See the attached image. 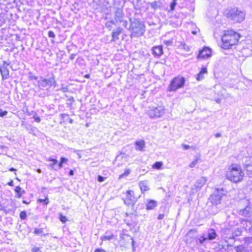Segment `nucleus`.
Segmentation results:
<instances>
[{
  "instance_id": "nucleus-1",
  "label": "nucleus",
  "mask_w": 252,
  "mask_h": 252,
  "mask_svg": "<svg viewBox=\"0 0 252 252\" xmlns=\"http://www.w3.org/2000/svg\"><path fill=\"white\" fill-rule=\"evenodd\" d=\"M240 37L239 33L233 30H227L224 32L221 40V47L225 49L230 48L232 46L237 43Z\"/></svg>"
},
{
  "instance_id": "nucleus-2",
  "label": "nucleus",
  "mask_w": 252,
  "mask_h": 252,
  "mask_svg": "<svg viewBox=\"0 0 252 252\" xmlns=\"http://www.w3.org/2000/svg\"><path fill=\"white\" fill-rule=\"evenodd\" d=\"M130 26L128 30L131 32V37H139L145 32L144 24L138 19H130Z\"/></svg>"
},
{
  "instance_id": "nucleus-3",
  "label": "nucleus",
  "mask_w": 252,
  "mask_h": 252,
  "mask_svg": "<svg viewBox=\"0 0 252 252\" xmlns=\"http://www.w3.org/2000/svg\"><path fill=\"white\" fill-rule=\"evenodd\" d=\"M227 172V178L230 181L237 183L241 181L244 177V173L239 166L238 165H232L228 168Z\"/></svg>"
},
{
  "instance_id": "nucleus-4",
  "label": "nucleus",
  "mask_w": 252,
  "mask_h": 252,
  "mask_svg": "<svg viewBox=\"0 0 252 252\" xmlns=\"http://www.w3.org/2000/svg\"><path fill=\"white\" fill-rule=\"evenodd\" d=\"M226 16L230 20L234 22L240 23L244 21L245 17V13L244 11L234 8L228 10L226 12Z\"/></svg>"
},
{
  "instance_id": "nucleus-5",
  "label": "nucleus",
  "mask_w": 252,
  "mask_h": 252,
  "mask_svg": "<svg viewBox=\"0 0 252 252\" xmlns=\"http://www.w3.org/2000/svg\"><path fill=\"white\" fill-rule=\"evenodd\" d=\"M223 191L222 189L220 190L219 189H216L209 198V201L211 203L212 207H215L217 210L220 209V207L218 206L221 203V200L223 195L222 192Z\"/></svg>"
},
{
  "instance_id": "nucleus-6",
  "label": "nucleus",
  "mask_w": 252,
  "mask_h": 252,
  "mask_svg": "<svg viewBox=\"0 0 252 252\" xmlns=\"http://www.w3.org/2000/svg\"><path fill=\"white\" fill-rule=\"evenodd\" d=\"M56 84V82L53 76L48 79L40 77L37 82V86L41 90H47L52 86L55 87Z\"/></svg>"
},
{
  "instance_id": "nucleus-7",
  "label": "nucleus",
  "mask_w": 252,
  "mask_h": 252,
  "mask_svg": "<svg viewBox=\"0 0 252 252\" xmlns=\"http://www.w3.org/2000/svg\"><path fill=\"white\" fill-rule=\"evenodd\" d=\"M185 79L183 77L178 76L174 78L170 82L168 87L169 92L176 91L178 89L182 88L185 84Z\"/></svg>"
},
{
  "instance_id": "nucleus-8",
  "label": "nucleus",
  "mask_w": 252,
  "mask_h": 252,
  "mask_svg": "<svg viewBox=\"0 0 252 252\" xmlns=\"http://www.w3.org/2000/svg\"><path fill=\"white\" fill-rule=\"evenodd\" d=\"M164 113L165 109L162 106L150 107L148 111V114L151 118L161 117Z\"/></svg>"
},
{
  "instance_id": "nucleus-9",
  "label": "nucleus",
  "mask_w": 252,
  "mask_h": 252,
  "mask_svg": "<svg viewBox=\"0 0 252 252\" xmlns=\"http://www.w3.org/2000/svg\"><path fill=\"white\" fill-rule=\"evenodd\" d=\"M123 200L126 205L133 206L135 202L133 191L131 190H127L126 192V197L123 199Z\"/></svg>"
},
{
  "instance_id": "nucleus-10",
  "label": "nucleus",
  "mask_w": 252,
  "mask_h": 252,
  "mask_svg": "<svg viewBox=\"0 0 252 252\" xmlns=\"http://www.w3.org/2000/svg\"><path fill=\"white\" fill-rule=\"evenodd\" d=\"M221 236L225 242L227 243L229 240H234L233 230L229 228H224L221 231Z\"/></svg>"
},
{
  "instance_id": "nucleus-11",
  "label": "nucleus",
  "mask_w": 252,
  "mask_h": 252,
  "mask_svg": "<svg viewBox=\"0 0 252 252\" xmlns=\"http://www.w3.org/2000/svg\"><path fill=\"white\" fill-rule=\"evenodd\" d=\"M247 174L252 178V158H247L244 164Z\"/></svg>"
},
{
  "instance_id": "nucleus-12",
  "label": "nucleus",
  "mask_w": 252,
  "mask_h": 252,
  "mask_svg": "<svg viewBox=\"0 0 252 252\" xmlns=\"http://www.w3.org/2000/svg\"><path fill=\"white\" fill-rule=\"evenodd\" d=\"M211 49L208 47H205L200 51L197 58L202 59L209 58L211 56Z\"/></svg>"
},
{
  "instance_id": "nucleus-13",
  "label": "nucleus",
  "mask_w": 252,
  "mask_h": 252,
  "mask_svg": "<svg viewBox=\"0 0 252 252\" xmlns=\"http://www.w3.org/2000/svg\"><path fill=\"white\" fill-rule=\"evenodd\" d=\"M239 214L247 218L252 217V205H247L244 209L240 210Z\"/></svg>"
},
{
  "instance_id": "nucleus-14",
  "label": "nucleus",
  "mask_w": 252,
  "mask_h": 252,
  "mask_svg": "<svg viewBox=\"0 0 252 252\" xmlns=\"http://www.w3.org/2000/svg\"><path fill=\"white\" fill-rule=\"evenodd\" d=\"M206 182L207 179L206 178L204 177H201L196 181L194 186L196 189H200L206 184Z\"/></svg>"
},
{
  "instance_id": "nucleus-15",
  "label": "nucleus",
  "mask_w": 252,
  "mask_h": 252,
  "mask_svg": "<svg viewBox=\"0 0 252 252\" xmlns=\"http://www.w3.org/2000/svg\"><path fill=\"white\" fill-rule=\"evenodd\" d=\"M124 13L122 9L118 8L115 13V19L117 22H121L123 21Z\"/></svg>"
},
{
  "instance_id": "nucleus-16",
  "label": "nucleus",
  "mask_w": 252,
  "mask_h": 252,
  "mask_svg": "<svg viewBox=\"0 0 252 252\" xmlns=\"http://www.w3.org/2000/svg\"><path fill=\"white\" fill-rule=\"evenodd\" d=\"M152 54L156 56H160L163 54L162 46L154 47L152 48Z\"/></svg>"
},
{
  "instance_id": "nucleus-17",
  "label": "nucleus",
  "mask_w": 252,
  "mask_h": 252,
  "mask_svg": "<svg viewBox=\"0 0 252 252\" xmlns=\"http://www.w3.org/2000/svg\"><path fill=\"white\" fill-rule=\"evenodd\" d=\"M207 236L206 238L208 240H213L215 239L217 236V233L215 230L213 228L209 229L207 231Z\"/></svg>"
},
{
  "instance_id": "nucleus-18",
  "label": "nucleus",
  "mask_w": 252,
  "mask_h": 252,
  "mask_svg": "<svg viewBox=\"0 0 252 252\" xmlns=\"http://www.w3.org/2000/svg\"><path fill=\"white\" fill-rule=\"evenodd\" d=\"M243 227L249 233H252V225L250 221L247 220H243L242 221Z\"/></svg>"
},
{
  "instance_id": "nucleus-19",
  "label": "nucleus",
  "mask_w": 252,
  "mask_h": 252,
  "mask_svg": "<svg viewBox=\"0 0 252 252\" xmlns=\"http://www.w3.org/2000/svg\"><path fill=\"white\" fill-rule=\"evenodd\" d=\"M0 72L3 80H6L9 77V70L6 66L0 67Z\"/></svg>"
},
{
  "instance_id": "nucleus-20",
  "label": "nucleus",
  "mask_w": 252,
  "mask_h": 252,
  "mask_svg": "<svg viewBox=\"0 0 252 252\" xmlns=\"http://www.w3.org/2000/svg\"><path fill=\"white\" fill-rule=\"evenodd\" d=\"M157 206V202L154 200H147L146 204V209L147 210H152Z\"/></svg>"
},
{
  "instance_id": "nucleus-21",
  "label": "nucleus",
  "mask_w": 252,
  "mask_h": 252,
  "mask_svg": "<svg viewBox=\"0 0 252 252\" xmlns=\"http://www.w3.org/2000/svg\"><path fill=\"white\" fill-rule=\"evenodd\" d=\"M139 186L142 192L149 190L150 189L148 185V182L147 181H143L140 182L139 183Z\"/></svg>"
},
{
  "instance_id": "nucleus-22",
  "label": "nucleus",
  "mask_w": 252,
  "mask_h": 252,
  "mask_svg": "<svg viewBox=\"0 0 252 252\" xmlns=\"http://www.w3.org/2000/svg\"><path fill=\"white\" fill-rule=\"evenodd\" d=\"M135 149L137 151H143L145 147V143L144 140L138 141L135 142Z\"/></svg>"
},
{
  "instance_id": "nucleus-23",
  "label": "nucleus",
  "mask_w": 252,
  "mask_h": 252,
  "mask_svg": "<svg viewBox=\"0 0 252 252\" xmlns=\"http://www.w3.org/2000/svg\"><path fill=\"white\" fill-rule=\"evenodd\" d=\"M122 29L121 28H118L116 30H114L112 32V38L113 40L119 39V35L122 32Z\"/></svg>"
},
{
  "instance_id": "nucleus-24",
  "label": "nucleus",
  "mask_w": 252,
  "mask_h": 252,
  "mask_svg": "<svg viewBox=\"0 0 252 252\" xmlns=\"http://www.w3.org/2000/svg\"><path fill=\"white\" fill-rule=\"evenodd\" d=\"M180 48L186 52H189L190 51V47L183 42H181Z\"/></svg>"
},
{
  "instance_id": "nucleus-25",
  "label": "nucleus",
  "mask_w": 252,
  "mask_h": 252,
  "mask_svg": "<svg viewBox=\"0 0 252 252\" xmlns=\"http://www.w3.org/2000/svg\"><path fill=\"white\" fill-rule=\"evenodd\" d=\"M242 233V230L240 228H237L236 230H233V235L234 236V239H235V237L239 236L241 235Z\"/></svg>"
},
{
  "instance_id": "nucleus-26",
  "label": "nucleus",
  "mask_w": 252,
  "mask_h": 252,
  "mask_svg": "<svg viewBox=\"0 0 252 252\" xmlns=\"http://www.w3.org/2000/svg\"><path fill=\"white\" fill-rule=\"evenodd\" d=\"M162 165L163 163L161 161H157L153 165V168L157 169H159L161 168Z\"/></svg>"
},
{
  "instance_id": "nucleus-27",
  "label": "nucleus",
  "mask_w": 252,
  "mask_h": 252,
  "mask_svg": "<svg viewBox=\"0 0 252 252\" xmlns=\"http://www.w3.org/2000/svg\"><path fill=\"white\" fill-rule=\"evenodd\" d=\"M48 160L50 161L53 162V163L50 164L49 165V166L52 169H55L54 165L58 163V160L57 159H54V158H49Z\"/></svg>"
},
{
  "instance_id": "nucleus-28",
  "label": "nucleus",
  "mask_w": 252,
  "mask_h": 252,
  "mask_svg": "<svg viewBox=\"0 0 252 252\" xmlns=\"http://www.w3.org/2000/svg\"><path fill=\"white\" fill-rule=\"evenodd\" d=\"M130 170L129 169H126L124 173L120 175L119 177V179H121L125 176H126L129 174Z\"/></svg>"
},
{
  "instance_id": "nucleus-29",
  "label": "nucleus",
  "mask_w": 252,
  "mask_h": 252,
  "mask_svg": "<svg viewBox=\"0 0 252 252\" xmlns=\"http://www.w3.org/2000/svg\"><path fill=\"white\" fill-rule=\"evenodd\" d=\"M245 248V247L243 246L242 245H239V246L235 247L234 250L237 252H243L244 251Z\"/></svg>"
},
{
  "instance_id": "nucleus-30",
  "label": "nucleus",
  "mask_w": 252,
  "mask_h": 252,
  "mask_svg": "<svg viewBox=\"0 0 252 252\" xmlns=\"http://www.w3.org/2000/svg\"><path fill=\"white\" fill-rule=\"evenodd\" d=\"M149 4L151 6V7L154 9H157L159 7V5H158V3L157 1L150 2Z\"/></svg>"
},
{
  "instance_id": "nucleus-31",
  "label": "nucleus",
  "mask_w": 252,
  "mask_h": 252,
  "mask_svg": "<svg viewBox=\"0 0 252 252\" xmlns=\"http://www.w3.org/2000/svg\"><path fill=\"white\" fill-rule=\"evenodd\" d=\"M114 235L111 234L110 235H105L101 237L102 240H110L113 239Z\"/></svg>"
},
{
  "instance_id": "nucleus-32",
  "label": "nucleus",
  "mask_w": 252,
  "mask_h": 252,
  "mask_svg": "<svg viewBox=\"0 0 252 252\" xmlns=\"http://www.w3.org/2000/svg\"><path fill=\"white\" fill-rule=\"evenodd\" d=\"M59 219L63 223H65L67 220L66 217L63 216L62 214H60L59 215Z\"/></svg>"
},
{
  "instance_id": "nucleus-33",
  "label": "nucleus",
  "mask_w": 252,
  "mask_h": 252,
  "mask_svg": "<svg viewBox=\"0 0 252 252\" xmlns=\"http://www.w3.org/2000/svg\"><path fill=\"white\" fill-rule=\"evenodd\" d=\"M40 203H42L44 204L47 205L49 203V201L47 197H46L45 199H38L37 200Z\"/></svg>"
},
{
  "instance_id": "nucleus-34",
  "label": "nucleus",
  "mask_w": 252,
  "mask_h": 252,
  "mask_svg": "<svg viewBox=\"0 0 252 252\" xmlns=\"http://www.w3.org/2000/svg\"><path fill=\"white\" fill-rule=\"evenodd\" d=\"M27 217V213L25 211H22L20 214V218L21 220H25Z\"/></svg>"
},
{
  "instance_id": "nucleus-35",
  "label": "nucleus",
  "mask_w": 252,
  "mask_h": 252,
  "mask_svg": "<svg viewBox=\"0 0 252 252\" xmlns=\"http://www.w3.org/2000/svg\"><path fill=\"white\" fill-rule=\"evenodd\" d=\"M208 240L206 237L204 235H202L200 236V237L199 239V242L200 244H203L204 241Z\"/></svg>"
},
{
  "instance_id": "nucleus-36",
  "label": "nucleus",
  "mask_w": 252,
  "mask_h": 252,
  "mask_svg": "<svg viewBox=\"0 0 252 252\" xmlns=\"http://www.w3.org/2000/svg\"><path fill=\"white\" fill-rule=\"evenodd\" d=\"M29 78L30 80H37V77L33 75L32 72H29Z\"/></svg>"
},
{
  "instance_id": "nucleus-37",
  "label": "nucleus",
  "mask_w": 252,
  "mask_h": 252,
  "mask_svg": "<svg viewBox=\"0 0 252 252\" xmlns=\"http://www.w3.org/2000/svg\"><path fill=\"white\" fill-rule=\"evenodd\" d=\"M197 163L198 159L196 158L195 160H194L192 162L190 163L189 166L191 168L194 167Z\"/></svg>"
},
{
  "instance_id": "nucleus-38",
  "label": "nucleus",
  "mask_w": 252,
  "mask_h": 252,
  "mask_svg": "<svg viewBox=\"0 0 252 252\" xmlns=\"http://www.w3.org/2000/svg\"><path fill=\"white\" fill-rule=\"evenodd\" d=\"M34 233L35 234H41V233H43V230H42V229H41V228H36L34 229Z\"/></svg>"
},
{
  "instance_id": "nucleus-39",
  "label": "nucleus",
  "mask_w": 252,
  "mask_h": 252,
  "mask_svg": "<svg viewBox=\"0 0 252 252\" xmlns=\"http://www.w3.org/2000/svg\"><path fill=\"white\" fill-rule=\"evenodd\" d=\"M245 242L246 244H250L252 243V237H248L245 239Z\"/></svg>"
},
{
  "instance_id": "nucleus-40",
  "label": "nucleus",
  "mask_w": 252,
  "mask_h": 252,
  "mask_svg": "<svg viewBox=\"0 0 252 252\" xmlns=\"http://www.w3.org/2000/svg\"><path fill=\"white\" fill-rule=\"evenodd\" d=\"M7 111H2V109H0V117H3L7 114Z\"/></svg>"
},
{
  "instance_id": "nucleus-41",
  "label": "nucleus",
  "mask_w": 252,
  "mask_h": 252,
  "mask_svg": "<svg viewBox=\"0 0 252 252\" xmlns=\"http://www.w3.org/2000/svg\"><path fill=\"white\" fill-rule=\"evenodd\" d=\"M197 76L196 79L198 81L201 80L204 78L203 74H202L200 73H199Z\"/></svg>"
},
{
  "instance_id": "nucleus-42",
  "label": "nucleus",
  "mask_w": 252,
  "mask_h": 252,
  "mask_svg": "<svg viewBox=\"0 0 252 252\" xmlns=\"http://www.w3.org/2000/svg\"><path fill=\"white\" fill-rule=\"evenodd\" d=\"M199 73H200L202 74H204L207 73V70L206 67H203L201 68V70L200 71Z\"/></svg>"
},
{
  "instance_id": "nucleus-43",
  "label": "nucleus",
  "mask_w": 252,
  "mask_h": 252,
  "mask_svg": "<svg viewBox=\"0 0 252 252\" xmlns=\"http://www.w3.org/2000/svg\"><path fill=\"white\" fill-rule=\"evenodd\" d=\"M177 4V3L175 1H173L171 4H170V9L171 10H174L175 9V7L176 6Z\"/></svg>"
},
{
  "instance_id": "nucleus-44",
  "label": "nucleus",
  "mask_w": 252,
  "mask_h": 252,
  "mask_svg": "<svg viewBox=\"0 0 252 252\" xmlns=\"http://www.w3.org/2000/svg\"><path fill=\"white\" fill-rule=\"evenodd\" d=\"M33 119H34L35 121L39 123L41 121V119L39 117L37 116L36 115H34L33 117Z\"/></svg>"
},
{
  "instance_id": "nucleus-45",
  "label": "nucleus",
  "mask_w": 252,
  "mask_h": 252,
  "mask_svg": "<svg viewBox=\"0 0 252 252\" xmlns=\"http://www.w3.org/2000/svg\"><path fill=\"white\" fill-rule=\"evenodd\" d=\"M106 178L99 175L97 178V180L99 182H103L105 180Z\"/></svg>"
},
{
  "instance_id": "nucleus-46",
  "label": "nucleus",
  "mask_w": 252,
  "mask_h": 252,
  "mask_svg": "<svg viewBox=\"0 0 252 252\" xmlns=\"http://www.w3.org/2000/svg\"><path fill=\"white\" fill-rule=\"evenodd\" d=\"M48 36H49V37H52L53 38L55 37V34L54 33V32L52 31H49L48 32Z\"/></svg>"
},
{
  "instance_id": "nucleus-47",
  "label": "nucleus",
  "mask_w": 252,
  "mask_h": 252,
  "mask_svg": "<svg viewBox=\"0 0 252 252\" xmlns=\"http://www.w3.org/2000/svg\"><path fill=\"white\" fill-rule=\"evenodd\" d=\"M224 248V246L221 245L219 244L218 246L215 248L217 251H220Z\"/></svg>"
},
{
  "instance_id": "nucleus-48",
  "label": "nucleus",
  "mask_w": 252,
  "mask_h": 252,
  "mask_svg": "<svg viewBox=\"0 0 252 252\" xmlns=\"http://www.w3.org/2000/svg\"><path fill=\"white\" fill-rule=\"evenodd\" d=\"M67 161H68L67 158H65L62 157V158H61V161H61L62 163H65V162H66Z\"/></svg>"
},
{
  "instance_id": "nucleus-49",
  "label": "nucleus",
  "mask_w": 252,
  "mask_h": 252,
  "mask_svg": "<svg viewBox=\"0 0 252 252\" xmlns=\"http://www.w3.org/2000/svg\"><path fill=\"white\" fill-rule=\"evenodd\" d=\"M25 191L24 190H23L22 192H20L19 193H17V195H16V197L17 198H20L22 195V193H24Z\"/></svg>"
},
{
  "instance_id": "nucleus-50",
  "label": "nucleus",
  "mask_w": 252,
  "mask_h": 252,
  "mask_svg": "<svg viewBox=\"0 0 252 252\" xmlns=\"http://www.w3.org/2000/svg\"><path fill=\"white\" fill-rule=\"evenodd\" d=\"M15 191L16 193H19L20 192H22L21 191V188L19 186L16 187V188L15 189Z\"/></svg>"
},
{
  "instance_id": "nucleus-51",
  "label": "nucleus",
  "mask_w": 252,
  "mask_h": 252,
  "mask_svg": "<svg viewBox=\"0 0 252 252\" xmlns=\"http://www.w3.org/2000/svg\"><path fill=\"white\" fill-rule=\"evenodd\" d=\"M182 146L183 148V149L185 150L189 149L190 147L189 145L186 144H183Z\"/></svg>"
},
{
  "instance_id": "nucleus-52",
  "label": "nucleus",
  "mask_w": 252,
  "mask_h": 252,
  "mask_svg": "<svg viewBox=\"0 0 252 252\" xmlns=\"http://www.w3.org/2000/svg\"><path fill=\"white\" fill-rule=\"evenodd\" d=\"M39 251V248L38 247H34L32 249V252H38Z\"/></svg>"
},
{
  "instance_id": "nucleus-53",
  "label": "nucleus",
  "mask_w": 252,
  "mask_h": 252,
  "mask_svg": "<svg viewBox=\"0 0 252 252\" xmlns=\"http://www.w3.org/2000/svg\"><path fill=\"white\" fill-rule=\"evenodd\" d=\"M94 252H106V251L102 249H97Z\"/></svg>"
},
{
  "instance_id": "nucleus-54",
  "label": "nucleus",
  "mask_w": 252,
  "mask_h": 252,
  "mask_svg": "<svg viewBox=\"0 0 252 252\" xmlns=\"http://www.w3.org/2000/svg\"><path fill=\"white\" fill-rule=\"evenodd\" d=\"M75 56H76V54H72L70 56L69 58H70V60H73L75 58Z\"/></svg>"
},
{
  "instance_id": "nucleus-55",
  "label": "nucleus",
  "mask_w": 252,
  "mask_h": 252,
  "mask_svg": "<svg viewBox=\"0 0 252 252\" xmlns=\"http://www.w3.org/2000/svg\"><path fill=\"white\" fill-rule=\"evenodd\" d=\"M62 91H63V92L64 93V92H66L68 91V89L67 87H63L62 88Z\"/></svg>"
},
{
  "instance_id": "nucleus-56",
  "label": "nucleus",
  "mask_w": 252,
  "mask_h": 252,
  "mask_svg": "<svg viewBox=\"0 0 252 252\" xmlns=\"http://www.w3.org/2000/svg\"><path fill=\"white\" fill-rule=\"evenodd\" d=\"M164 218V215L163 214H160L158 216V219L159 220H162Z\"/></svg>"
},
{
  "instance_id": "nucleus-57",
  "label": "nucleus",
  "mask_w": 252,
  "mask_h": 252,
  "mask_svg": "<svg viewBox=\"0 0 252 252\" xmlns=\"http://www.w3.org/2000/svg\"><path fill=\"white\" fill-rule=\"evenodd\" d=\"M131 240H132V246H133V247H132V250H133V252H134V251H135V248H134V240L133 239V238H131Z\"/></svg>"
},
{
  "instance_id": "nucleus-58",
  "label": "nucleus",
  "mask_w": 252,
  "mask_h": 252,
  "mask_svg": "<svg viewBox=\"0 0 252 252\" xmlns=\"http://www.w3.org/2000/svg\"><path fill=\"white\" fill-rule=\"evenodd\" d=\"M63 166V163H62L61 161L60 162V163H59L58 164V167L59 168H62Z\"/></svg>"
},
{
  "instance_id": "nucleus-59",
  "label": "nucleus",
  "mask_w": 252,
  "mask_h": 252,
  "mask_svg": "<svg viewBox=\"0 0 252 252\" xmlns=\"http://www.w3.org/2000/svg\"><path fill=\"white\" fill-rule=\"evenodd\" d=\"M10 186H13V180H11L7 184Z\"/></svg>"
},
{
  "instance_id": "nucleus-60",
  "label": "nucleus",
  "mask_w": 252,
  "mask_h": 252,
  "mask_svg": "<svg viewBox=\"0 0 252 252\" xmlns=\"http://www.w3.org/2000/svg\"><path fill=\"white\" fill-rule=\"evenodd\" d=\"M127 25V22L126 21H124L123 26H124L125 28H126Z\"/></svg>"
},
{
  "instance_id": "nucleus-61",
  "label": "nucleus",
  "mask_w": 252,
  "mask_h": 252,
  "mask_svg": "<svg viewBox=\"0 0 252 252\" xmlns=\"http://www.w3.org/2000/svg\"><path fill=\"white\" fill-rule=\"evenodd\" d=\"M215 101L217 103L220 104L221 102V99L217 98L215 99Z\"/></svg>"
},
{
  "instance_id": "nucleus-62",
  "label": "nucleus",
  "mask_w": 252,
  "mask_h": 252,
  "mask_svg": "<svg viewBox=\"0 0 252 252\" xmlns=\"http://www.w3.org/2000/svg\"><path fill=\"white\" fill-rule=\"evenodd\" d=\"M69 175L70 176H73L74 175V171L72 170H70L69 172Z\"/></svg>"
},
{
  "instance_id": "nucleus-63",
  "label": "nucleus",
  "mask_w": 252,
  "mask_h": 252,
  "mask_svg": "<svg viewBox=\"0 0 252 252\" xmlns=\"http://www.w3.org/2000/svg\"><path fill=\"white\" fill-rule=\"evenodd\" d=\"M220 136H221V134H220V133H217V134H216V135H215V137H216V138H219V137H220Z\"/></svg>"
},
{
  "instance_id": "nucleus-64",
  "label": "nucleus",
  "mask_w": 252,
  "mask_h": 252,
  "mask_svg": "<svg viewBox=\"0 0 252 252\" xmlns=\"http://www.w3.org/2000/svg\"><path fill=\"white\" fill-rule=\"evenodd\" d=\"M61 116H62V117L63 118H64L65 117L68 116V114H62L61 115Z\"/></svg>"
}]
</instances>
